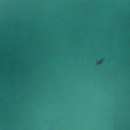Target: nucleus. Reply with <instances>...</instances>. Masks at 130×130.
<instances>
[{
	"instance_id": "nucleus-1",
	"label": "nucleus",
	"mask_w": 130,
	"mask_h": 130,
	"mask_svg": "<svg viewBox=\"0 0 130 130\" xmlns=\"http://www.w3.org/2000/svg\"><path fill=\"white\" fill-rule=\"evenodd\" d=\"M0 34H3V33H0Z\"/></svg>"
},
{
	"instance_id": "nucleus-2",
	"label": "nucleus",
	"mask_w": 130,
	"mask_h": 130,
	"mask_svg": "<svg viewBox=\"0 0 130 130\" xmlns=\"http://www.w3.org/2000/svg\"><path fill=\"white\" fill-rule=\"evenodd\" d=\"M0 32H3V31H0Z\"/></svg>"
}]
</instances>
